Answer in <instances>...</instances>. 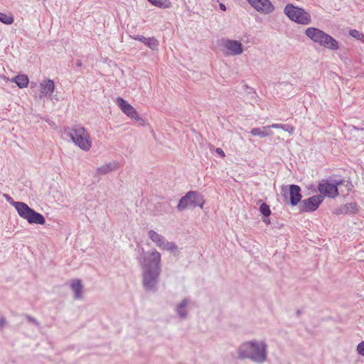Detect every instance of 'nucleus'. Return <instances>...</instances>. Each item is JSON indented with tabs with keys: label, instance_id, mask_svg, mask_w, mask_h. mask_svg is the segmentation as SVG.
I'll use <instances>...</instances> for the list:
<instances>
[{
	"label": "nucleus",
	"instance_id": "nucleus-1",
	"mask_svg": "<svg viewBox=\"0 0 364 364\" xmlns=\"http://www.w3.org/2000/svg\"><path fill=\"white\" fill-rule=\"evenodd\" d=\"M141 267L142 286L146 291L155 292L161 272V254L156 250L144 252L139 260Z\"/></svg>",
	"mask_w": 364,
	"mask_h": 364
},
{
	"label": "nucleus",
	"instance_id": "nucleus-2",
	"mask_svg": "<svg viewBox=\"0 0 364 364\" xmlns=\"http://www.w3.org/2000/svg\"><path fill=\"white\" fill-rule=\"evenodd\" d=\"M237 355L240 360H249L255 363L262 364L267 360L268 345L264 340L247 341L239 346Z\"/></svg>",
	"mask_w": 364,
	"mask_h": 364
},
{
	"label": "nucleus",
	"instance_id": "nucleus-3",
	"mask_svg": "<svg viewBox=\"0 0 364 364\" xmlns=\"http://www.w3.org/2000/svg\"><path fill=\"white\" fill-rule=\"evenodd\" d=\"M353 186L352 183L346 180H334L330 183L328 180H323L318 186V190L321 193L319 196L335 198L340 193L343 196L348 195L352 191Z\"/></svg>",
	"mask_w": 364,
	"mask_h": 364
},
{
	"label": "nucleus",
	"instance_id": "nucleus-4",
	"mask_svg": "<svg viewBox=\"0 0 364 364\" xmlns=\"http://www.w3.org/2000/svg\"><path fill=\"white\" fill-rule=\"evenodd\" d=\"M4 197L8 203L16 208L19 216L26 220L28 223L37 225H44L46 223L45 217L31 208L26 203L23 202H16L6 193L4 194Z\"/></svg>",
	"mask_w": 364,
	"mask_h": 364
},
{
	"label": "nucleus",
	"instance_id": "nucleus-5",
	"mask_svg": "<svg viewBox=\"0 0 364 364\" xmlns=\"http://www.w3.org/2000/svg\"><path fill=\"white\" fill-rule=\"evenodd\" d=\"M65 133L69 136L72 141L83 151H89L92 146V141L89 133L80 124H75L65 129Z\"/></svg>",
	"mask_w": 364,
	"mask_h": 364
},
{
	"label": "nucleus",
	"instance_id": "nucleus-6",
	"mask_svg": "<svg viewBox=\"0 0 364 364\" xmlns=\"http://www.w3.org/2000/svg\"><path fill=\"white\" fill-rule=\"evenodd\" d=\"M306 36L312 41L330 50H337L339 48L338 42L324 31L314 27H309L305 31Z\"/></svg>",
	"mask_w": 364,
	"mask_h": 364
},
{
	"label": "nucleus",
	"instance_id": "nucleus-7",
	"mask_svg": "<svg viewBox=\"0 0 364 364\" xmlns=\"http://www.w3.org/2000/svg\"><path fill=\"white\" fill-rule=\"evenodd\" d=\"M288 18L299 24L308 25L311 21L310 14L304 9L295 6L292 4H287L284 9Z\"/></svg>",
	"mask_w": 364,
	"mask_h": 364
},
{
	"label": "nucleus",
	"instance_id": "nucleus-8",
	"mask_svg": "<svg viewBox=\"0 0 364 364\" xmlns=\"http://www.w3.org/2000/svg\"><path fill=\"white\" fill-rule=\"evenodd\" d=\"M116 102L121 110L129 118L135 119L139 122V124L141 126L145 125V121L144 119L139 116V114L136 109L132 107L130 104H129L126 100L123 98L118 97L116 100Z\"/></svg>",
	"mask_w": 364,
	"mask_h": 364
},
{
	"label": "nucleus",
	"instance_id": "nucleus-9",
	"mask_svg": "<svg viewBox=\"0 0 364 364\" xmlns=\"http://www.w3.org/2000/svg\"><path fill=\"white\" fill-rule=\"evenodd\" d=\"M323 196L315 195L307 199L301 200L299 204V210L301 212L315 211L323 202Z\"/></svg>",
	"mask_w": 364,
	"mask_h": 364
},
{
	"label": "nucleus",
	"instance_id": "nucleus-10",
	"mask_svg": "<svg viewBox=\"0 0 364 364\" xmlns=\"http://www.w3.org/2000/svg\"><path fill=\"white\" fill-rule=\"evenodd\" d=\"M248 3L257 11L269 14L274 10V6L269 0H247Z\"/></svg>",
	"mask_w": 364,
	"mask_h": 364
},
{
	"label": "nucleus",
	"instance_id": "nucleus-11",
	"mask_svg": "<svg viewBox=\"0 0 364 364\" xmlns=\"http://www.w3.org/2000/svg\"><path fill=\"white\" fill-rule=\"evenodd\" d=\"M223 46L231 55H240L242 53V45L240 41L227 39L223 41Z\"/></svg>",
	"mask_w": 364,
	"mask_h": 364
},
{
	"label": "nucleus",
	"instance_id": "nucleus-12",
	"mask_svg": "<svg viewBox=\"0 0 364 364\" xmlns=\"http://www.w3.org/2000/svg\"><path fill=\"white\" fill-rule=\"evenodd\" d=\"M289 195H290V204L292 206L296 205L299 202L301 203L302 198L301 193V188L298 185H290L289 186Z\"/></svg>",
	"mask_w": 364,
	"mask_h": 364
},
{
	"label": "nucleus",
	"instance_id": "nucleus-13",
	"mask_svg": "<svg viewBox=\"0 0 364 364\" xmlns=\"http://www.w3.org/2000/svg\"><path fill=\"white\" fill-rule=\"evenodd\" d=\"M132 38L143 43L152 50L158 49L159 41L154 37L146 38L143 36L136 35L132 36Z\"/></svg>",
	"mask_w": 364,
	"mask_h": 364
},
{
	"label": "nucleus",
	"instance_id": "nucleus-14",
	"mask_svg": "<svg viewBox=\"0 0 364 364\" xmlns=\"http://www.w3.org/2000/svg\"><path fill=\"white\" fill-rule=\"evenodd\" d=\"M70 288L74 293V299L75 300H80L82 299L83 285L80 279H75L72 280L70 283Z\"/></svg>",
	"mask_w": 364,
	"mask_h": 364
},
{
	"label": "nucleus",
	"instance_id": "nucleus-15",
	"mask_svg": "<svg viewBox=\"0 0 364 364\" xmlns=\"http://www.w3.org/2000/svg\"><path fill=\"white\" fill-rule=\"evenodd\" d=\"M190 303L188 299H183L178 304L176 305L175 311L177 315L181 318L185 319L188 316L187 306Z\"/></svg>",
	"mask_w": 364,
	"mask_h": 364
},
{
	"label": "nucleus",
	"instance_id": "nucleus-16",
	"mask_svg": "<svg viewBox=\"0 0 364 364\" xmlns=\"http://www.w3.org/2000/svg\"><path fill=\"white\" fill-rule=\"evenodd\" d=\"M41 92L45 96H50L55 89V84L53 80H43L40 84Z\"/></svg>",
	"mask_w": 364,
	"mask_h": 364
},
{
	"label": "nucleus",
	"instance_id": "nucleus-17",
	"mask_svg": "<svg viewBox=\"0 0 364 364\" xmlns=\"http://www.w3.org/2000/svg\"><path fill=\"white\" fill-rule=\"evenodd\" d=\"M118 168H119L118 163H117L115 161L109 162L107 164L102 165L100 167H98L97 168V173L98 175H105V174L109 173L113 171L118 169Z\"/></svg>",
	"mask_w": 364,
	"mask_h": 364
},
{
	"label": "nucleus",
	"instance_id": "nucleus-18",
	"mask_svg": "<svg viewBox=\"0 0 364 364\" xmlns=\"http://www.w3.org/2000/svg\"><path fill=\"white\" fill-rule=\"evenodd\" d=\"M250 133L253 136H258L261 138L269 136L273 134V132L271 130V127H269V126L262 127L261 128H259V127L253 128L250 131Z\"/></svg>",
	"mask_w": 364,
	"mask_h": 364
},
{
	"label": "nucleus",
	"instance_id": "nucleus-19",
	"mask_svg": "<svg viewBox=\"0 0 364 364\" xmlns=\"http://www.w3.org/2000/svg\"><path fill=\"white\" fill-rule=\"evenodd\" d=\"M188 193H192L190 196V199L191 200V208H194L197 206L203 208L205 201L202 195L193 191H188Z\"/></svg>",
	"mask_w": 364,
	"mask_h": 364
},
{
	"label": "nucleus",
	"instance_id": "nucleus-20",
	"mask_svg": "<svg viewBox=\"0 0 364 364\" xmlns=\"http://www.w3.org/2000/svg\"><path fill=\"white\" fill-rule=\"evenodd\" d=\"M148 236L159 248H161V247L164 245L165 237L154 230H149Z\"/></svg>",
	"mask_w": 364,
	"mask_h": 364
},
{
	"label": "nucleus",
	"instance_id": "nucleus-21",
	"mask_svg": "<svg viewBox=\"0 0 364 364\" xmlns=\"http://www.w3.org/2000/svg\"><path fill=\"white\" fill-rule=\"evenodd\" d=\"M192 193H188V192L184 196H183L178 203V205H177V209L178 211H183L186 208H191V200L190 199V196L191 195Z\"/></svg>",
	"mask_w": 364,
	"mask_h": 364
},
{
	"label": "nucleus",
	"instance_id": "nucleus-22",
	"mask_svg": "<svg viewBox=\"0 0 364 364\" xmlns=\"http://www.w3.org/2000/svg\"><path fill=\"white\" fill-rule=\"evenodd\" d=\"M19 88L26 87L28 85V78L25 75H19L12 79Z\"/></svg>",
	"mask_w": 364,
	"mask_h": 364
},
{
	"label": "nucleus",
	"instance_id": "nucleus-23",
	"mask_svg": "<svg viewBox=\"0 0 364 364\" xmlns=\"http://www.w3.org/2000/svg\"><path fill=\"white\" fill-rule=\"evenodd\" d=\"M152 5L159 8L166 9L171 6L169 0H148Z\"/></svg>",
	"mask_w": 364,
	"mask_h": 364
},
{
	"label": "nucleus",
	"instance_id": "nucleus-24",
	"mask_svg": "<svg viewBox=\"0 0 364 364\" xmlns=\"http://www.w3.org/2000/svg\"><path fill=\"white\" fill-rule=\"evenodd\" d=\"M14 17L11 15L0 12V21L6 25H11L14 23Z\"/></svg>",
	"mask_w": 364,
	"mask_h": 364
},
{
	"label": "nucleus",
	"instance_id": "nucleus-25",
	"mask_svg": "<svg viewBox=\"0 0 364 364\" xmlns=\"http://www.w3.org/2000/svg\"><path fill=\"white\" fill-rule=\"evenodd\" d=\"M259 211L261 212V213L265 216V217H269L270 215H271V210L269 208V206L263 203L260 207H259Z\"/></svg>",
	"mask_w": 364,
	"mask_h": 364
},
{
	"label": "nucleus",
	"instance_id": "nucleus-26",
	"mask_svg": "<svg viewBox=\"0 0 364 364\" xmlns=\"http://www.w3.org/2000/svg\"><path fill=\"white\" fill-rule=\"evenodd\" d=\"M356 205L353 203H346L341 210L342 213H346L348 211L353 212L355 210Z\"/></svg>",
	"mask_w": 364,
	"mask_h": 364
},
{
	"label": "nucleus",
	"instance_id": "nucleus-27",
	"mask_svg": "<svg viewBox=\"0 0 364 364\" xmlns=\"http://www.w3.org/2000/svg\"><path fill=\"white\" fill-rule=\"evenodd\" d=\"M161 249L173 251L177 249V245L173 242L165 240L164 245L161 247Z\"/></svg>",
	"mask_w": 364,
	"mask_h": 364
},
{
	"label": "nucleus",
	"instance_id": "nucleus-28",
	"mask_svg": "<svg viewBox=\"0 0 364 364\" xmlns=\"http://www.w3.org/2000/svg\"><path fill=\"white\" fill-rule=\"evenodd\" d=\"M349 34L350 36H352L358 40H360L363 37V35L356 29L350 30L349 31Z\"/></svg>",
	"mask_w": 364,
	"mask_h": 364
},
{
	"label": "nucleus",
	"instance_id": "nucleus-29",
	"mask_svg": "<svg viewBox=\"0 0 364 364\" xmlns=\"http://www.w3.org/2000/svg\"><path fill=\"white\" fill-rule=\"evenodd\" d=\"M24 316L26 317V318L27 319V321L28 322L33 323L34 325H36L38 327L40 326V323L34 317H33L28 314H25Z\"/></svg>",
	"mask_w": 364,
	"mask_h": 364
},
{
	"label": "nucleus",
	"instance_id": "nucleus-30",
	"mask_svg": "<svg viewBox=\"0 0 364 364\" xmlns=\"http://www.w3.org/2000/svg\"><path fill=\"white\" fill-rule=\"evenodd\" d=\"M358 353L364 356V341L360 342L357 346Z\"/></svg>",
	"mask_w": 364,
	"mask_h": 364
},
{
	"label": "nucleus",
	"instance_id": "nucleus-31",
	"mask_svg": "<svg viewBox=\"0 0 364 364\" xmlns=\"http://www.w3.org/2000/svg\"><path fill=\"white\" fill-rule=\"evenodd\" d=\"M283 130L289 132L290 134H292L294 132V128L291 125L285 124L284 129H283Z\"/></svg>",
	"mask_w": 364,
	"mask_h": 364
},
{
	"label": "nucleus",
	"instance_id": "nucleus-32",
	"mask_svg": "<svg viewBox=\"0 0 364 364\" xmlns=\"http://www.w3.org/2000/svg\"><path fill=\"white\" fill-rule=\"evenodd\" d=\"M284 126H285V124H272L269 127H271V128L283 129H284Z\"/></svg>",
	"mask_w": 364,
	"mask_h": 364
},
{
	"label": "nucleus",
	"instance_id": "nucleus-33",
	"mask_svg": "<svg viewBox=\"0 0 364 364\" xmlns=\"http://www.w3.org/2000/svg\"><path fill=\"white\" fill-rule=\"evenodd\" d=\"M6 323V320L4 317L0 318V329H2Z\"/></svg>",
	"mask_w": 364,
	"mask_h": 364
},
{
	"label": "nucleus",
	"instance_id": "nucleus-34",
	"mask_svg": "<svg viewBox=\"0 0 364 364\" xmlns=\"http://www.w3.org/2000/svg\"><path fill=\"white\" fill-rule=\"evenodd\" d=\"M216 152L223 157L225 156L223 150L221 148H217Z\"/></svg>",
	"mask_w": 364,
	"mask_h": 364
},
{
	"label": "nucleus",
	"instance_id": "nucleus-35",
	"mask_svg": "<svg viewBox=\"0 0 364 364\" xmlns=\"http://www.w3.org/2000/svg\"><path fill=\"white\" fill-rule=\"evenodd\" d=\"M219 6H220V9L222 11H226V9H227V8H226L225 5L224 4H223V3H220V5H219Z\"/></svg>",
	"mask_w": 364,
	"mask_h": 364
},
{
	"label": "nucleus",
	"instance_id": "nucleus-36",
	"mask_svg": "<svg viewBox=\"0 0 364 364\" xmlns=\"http://www.w3.org/2000/svg\"><path fill=\"white\" fill-rule=\"evenodd\" d=\"M263 222L265 223L266 224H269L270 220L267 218H263Z\"/></svg>",
	"mask_w": 364,
	"mask_h": 364
},
{
	"label": "nucleus",
	"instance_id": "nucleus-37",
	"mask_svg": "<svg viewBox=\"0 0 364 364\" xmlns=\"http://www.w3.org/2000/svg\"><path fill=\"white\" fill-rule=\"evenodd\" d=\"M76 65L77 67H80L82 65V62L81 60H78L77 62H76Z\"/></svg>",
	"mask_w": 364,
	"mask_h": 364
},
{
	"label": "nucleus",
	"instance_id": "nucleus-38",
	"mask_svg": "<svg viewBox=\"0 0 364 364\" xmlns=\"http://www.w3.org/2000/svg\"><path fill=\"white\" fill-rule=\"evenodd\" d=\"M341 189H343L344 191H346V188L345 185H341Z\"/></svg>",
	"mask_w": 364,
	"mask_h": 364
},
{
	"label": "nucleus",
	"instance_id": "nucleus-39",
	"mask_svg": "<svg viewBox=\"0 0 364 364\" xmlns=\"http://www.w3.org/2000/svg\"><path fill=\"white\" fill-rule=\"evenodd\" d=\"M354 128H355V129H359L358 128H356V127H354ZM360 129V130H363V129H364V128H361V129Z\"/></svg>",
	"mask_w": 364,
	"mask_h": 364
}]
</instances>
